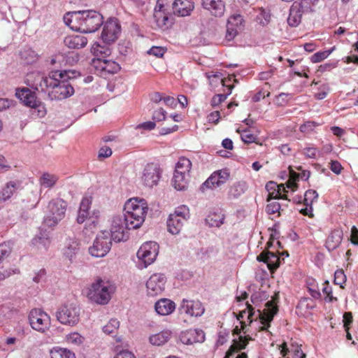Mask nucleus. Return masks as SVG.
<instances>
[{"instance_id": "64", "label": "nucleus", "mask_w": 358, "mask_h": 358, "mask_svg": "<svg viewBox=\"0 0 358 358\" xmlns=\"http://www.w3.org/2000/svg\"><path fill=\"white\" fill-rule=\"evenodd\" d=\"M113 152L110 148L108 146H103L100 148L99 151L98 157L101 158H108L111 156Z\"/></svg>"}, {"instance_id": "56", "label": "nucleus", "mask_w": 358, "mask_h": 358, "mask_svg": "<svg viewBox=\"0 0 358 358\" xmlns=\"http://www.w3.org/2000/svg\"><path fill=\"white\" fill-rule=\"evenodd\" d=\"M298 308H305L306 310H312L315 308V302L310 298H303L300 300Z\"/></svg>"}, {"instance_id": "27", "label": "nucleus", "mask_w": 358, "mask_h": 358, "mask_svg": "<svg viewBox=\"0 0 358 358\" xmlns=\"http://www.w3.org/2000/svg\"><path fill=\"white\" fill-rule=\"evenodd\" d=\"M92 204L91 197H84L80 204L76 221L78 224H83L92 215L90 208Z\"/></svg>"}, {"instance_id": "46", "label": "nucleus", "mask_w": 358, "mask_h": 358, "mask_svg": "<svg viewBox=\"0 0 358 358\" xmlns=\"http://www.w3.org/2000/svg\"><path fill=\"white\" fill-rule=\"evenodd\" d=\"M246 306H247L248 310H244L241 311L239 313L238 315L237 316V319L241 321V327H242L243 330L245 329L246 324H245V322L242 321V320L244 318L246 313H248V319L250 320V323H251L252 322V317L255 315V310H254L253 307L248 303H246Z\"/></svg>"}, {"instance_id": "8", "label": "nucleus", "mask_w": 358, "mask_h": 358, "mask_svg": "<svg viewBox=\"0 0 358 358\" xmlns=\"http://www.w3.org/2000/svg\"><path fill=\"white\" fill-rule=\"evenodd\" d=\"M80 309L75 303L64 304L56 312L57 320L62 324L74 326L80 320Z\"/></svg>"}, {"instance_id": "57", "label": "nucleus", "mask_w": 358, "mask_h": 358, "mask_svg": "<svg viewBox=\"0 0 358 358\" xmlns=\"http://www.w3.org/2000/svg\"><path fill=\"white\" fill-rule=\"evenodd\" d=\"M318 1L319 0H300L299 1H297V3L301 6V8L305 11L309 13L312 11V6L315 5Z\"/></svg>"}, {"instance_id": "47", "label": "nucleus", "mask_w": 358, "mask_h": 358, "mask_svg": "<svg viewBox=\"0 0 358 358\" xmlns=\"http://www.w3.org/2000/svg\"><path fill=\"white\" fill-rule=\"evenodd\" d=\"M94 57H101L106 59L111 54L110 49L108 47L101 46L99 44L93 46Z\"/></svg>"}, {"instance_id": "51", "label": "nucleus", "mask_w": 358, "mask_h": 358, "mask_svg": "<svg viewBox=\"0 0 358 358\" xmlns=\"http://www.w3.org/2000/svg\"><path fill=\"white\" fill-rule=\"evenodd\" d=\"M120 326V322L117 319H111L107 324L103 327V331L107 334L115 332Z\"/></svg>"}, {"instance_id": "28", "label": "nucleus", "mask_w": 358, "mask_h": 358, "mask_svg": "<svg viewBox=\"0 0 358 358\" xmlns=\"http://www.w3.org/2000/svg\"><path fill=\"white\" fill-rule=\"evenodd\" d=\"M80 251V248L78 241L74 239H69L64 249V256L68 259L71 263H73L76 261Z\"/></svg>"}, {"instance_id": "29", "label": "nucleus", "mask_w": 358, "mask_h": 358, "mask_svg": "<svg viewBox=\"0 0 358 358\" xmlns=\"http://www.w3.org/2000/svg\"><path fill=\"white\" fill-rule=\"evenodd\" d=\"M156 312L161 315H168L173 312L176 305L173 301L168 299H161L155 303Z\"/></svg>"}, {"instance_id": "54", "label": "nucleus", "mask_w": 358, "mask_h": 358, "mask_svg": "<svg viewBox=\"0 0 358 358\" xmlns=\"http://www.w3.org/2000/svg\"><path fill=\"white\" fill-rule=\"evenodd\" d=\"M67 342L73 345H80L83 341V338L77 332L71 333L66 337Z\"/></svg>"}, {"instance_id": "60", "label": "nucleus", "mask_w": 358, "mask_h": 358, "mask_svg": "<svg viewBox=\"0 0 358 358\" xmlns=\"http://www.w3.org/2000/svg\"><path fill=\"white\" fill-rule=\"evenodd\" d=\"M308 292L311 295V296L315 299H318L321 297V294L319 291V289L317 285H314V283H308Z\"/></svg>"}, {"instance_id": "25", "label": "nucleus", "mask_w": 358, "mask_h": 358, "mask_svg": "<svg viewBox=\"0 0 358 358\" xmlns=\"http://www.w3.org/2000/svg\"><path fill=\"white\" fill-rule=\"evenodd\" d=\"M186 221L187 217H180L177 214H170L167 220L169 232L175 235L178 234Z\"/></svg>"}, {"instance_id": "53", "label": "nucleus", "mask_w": 358, "mask_h": 358, "mask_svg": "<svg viewBox=\"0 0 358 358\" xmlns=\"http://www.w3.org/2000/svg\"><path fill=\"white\" fill-rule=\"evenodd\" d=\"M11 252V247L10 243H3L0 244V263Z\"/></svg>"}, {"instance_id": "33", "label": "nucleus", "mask_w": 358, "mask_h": 358, "mask_svg": "<svg viewBox=\"0 0 358 358\" xmlns=\"http://www.w3.org/2000/svg\"><path fill=\"white\" fill-rule=\"evenodd\" d=\"M251 340L250 337L239 336L238 341L234 340V343L230 346L224 358H230L234 353L241 350L245 349L248 343V341Z\"/></svg>"}, {"instance_id": "30", "label": "nucleus", "mask_w": 358, "mask_h": 358, "mask_svg": "<svg viewBox=\"0 0 358 358\" xmlns=\"http://www.w3.org/2000/svg\"><path fill=\"white\" fill-rule=\"evenodd\" d=\"M64 43L69 48L79 49L87 45V40L82 35H71L65 37Z\"/></svg>"}, {"instance_id": "36", "label": "nucleus", "mask_w": 358, "mask_h": 358, "mask_svg": "<svg viewBox=\"0 0 358 358\" xmlns=\"http://www.w3.org/2000/svg\"><path fill=\"white\" fill-rule=\"evenodd\" d=\"M189 179V176L174 173L172 183L175 189L182 191L187 189Z\"/></svg>"}, {"instance_id": "19", "label": "nucleus", "mask_w": 358, "mask_h": 358, "mask_svg": "<svg viewBox=\"0 0 358 358\" xmlns=\"http://www.w3.org/2000/svg\"><path fill=\"white\" fill-rule=\"evenodd\" d=\"M258 312V317L260 320L261 323L263 324L261 327V331H266L267 329L270 327V323L273 320L274 315L278 312V308L275 306L273 301H270L266 302V308L261 312L259 310Z\"/></svg>"}, {"instance_id": "55", "label": "nucleus", "mask_w": 358, "mask_h": 358, "mask_svg": "<svg viewBox=\"0 0 358 358\" xmlns=\"http://www.w3.org/2000/svg\"><path fill=\"white\" fill-rule=\"evenodd\" d=\"M346 281V276L343 270H337L334 273V283L343 288V284Z\"/></svg>"}, {"instance_id": "9", "label": "nucleus", "mask_w": 358, "mask_h": 358, "mask_svg": "<svg viewBox=\"0 0 358 358\" xmlns=\"http://www.w3.org/2000/svg\"><path fill=\"white\" fill-rule=\"evenodd\" d=\"M111 245L109 231H102L96 236L93 245L89 248V252L93 257H103L110 251Z\"/></svg>"}, {"instance_id": "58", "label": "nucleus", "mask_w": 358, "mask_h": 358, "mask_svg": "<svg viewBox=\"0 0 358 358\" xmlns=\"http://www.w3.org/2000/svg\"><path fill=\"white\" fill-rule=\"evenodd\" d=\"M318 1L319 0H300L299 1H297V3L301 6V8L305 11L309 13L312 11V6L315 5Z\"/></svg>"}, {"instance_id": "42", "label": "nucleus", "mask_w": 358, "mask_h": 358, "mask_svg": "<svg viewBox=\"0 0 358 358\" xmlns=\"http://www.w3.org/2000/svg\"><path fill=\"white\" fill-rule=\"evenodd\" d=\"M20 56L26 64H31L37 60V53L30 48L25 47L20 52Z\"/></svg>"}, {"instance_id": "11", "label": "nucleus", "mask_w": 358, "mask_h": 358, "mask_svg": "<svg viewBox=\"0 0 358 358\" xmlns=\"http://www.w3.org/2000/svg\"><path fill=\"white\" fill-rule=\"evenodd\" d=\"M123 215H116L113 217L111 229L110 238L115 242L124 241L128 238L127 230L131 229Z\"/></svg>"}, {"instance_id": "49", "label": "nucleus", "mask_w": 358, "mask_h": 358, "mask_svg": "<svg viewBox=\"0 0 358 358\" xmlns=\"http://www.w3.org/2000/svg\"><path fill=\"white\" fill-rule=\"evenodd\" d=\"M318 194L315 190L308 189L305 192L303 203L306 206H312L313 203L317 200Z\"/></svg>"}, {"instance_id": "38", "label": "nucleus", "mask_w": 358, "mask_h": 358, "mask_svg": "<svg viewBox=\"0 0 358 358\" xmlns=\"http://www.w3.org/2000/svg\"><path fill=\"white\" fill-rule=\"evenodd\" d=\"M192 168L191 161L186 157L179 158L178 162L176 164L175 173L189 176Z\"/></svg>"}, {"instance_id": "43", "label": "nucleus", "mask_w": 358, "mask_h": 358, "mask_svg": "<svg viewBox=\"0 0 358 358\" xmlns=\"http://www.w3.org/2000/svg\"><path fill=\"white\" fill-rule=\"evenodd\" d=\"M281 353L282 354V356L285 357L287 353L289 351H292L293 352L294 358H306V354L303 352V351L301 349V347L298 345H294L293 344L291 346V349L288 348L287 346V344L284 343L281 345Z\"/></svg>"}, {"instance_id": "5", "label": "nucleus", "mask_w": 358, "mask_h": 358, "mask_svg": "<svg viewBox=\"0 0 358 358\" xmlns=\"http://www.w3.org/2000/svg\"><path fill=\"white\" fill-rule=\"evenodd\" d=\"M15 96L26 106L37 111V115L43 117L46 114L45 105L37 99L36 94L27 87L17 88Z\"/></svg>"}, {"instance_id": "1", "label": "nucleus", "mask_w": 358, "mask_h": 358, "mask_svg": "<svg viewBox=\"0 0 358 358\" xmlns=\"http://www.w3.org/2000/svg\"><path fill=\"white\" fill-rule=\"evenodd\" d=\"M70 71H56L51 73V78L46 90L48 98L53 100H63L74 94V89L69 82L73 77Z\"/></svg>"}, {"instance_id": "44", "label": "nucleus", "mask_w": 358, "mask_h": 358, "mask_svg": "<svg viewBox=\"0 0 358 358\" xmlns=\"http://www.w3.org/2000/svg\"><path fill=\"white\" fill-rule=\"evenodd\" d=\"M16 189V185L13 182H10L0 191V202L9 199Z\"/></svg>"}, {"instance_id": "13", "label": "nucleus", "mask_w": 358, "mask_h": 358, "mask_svg": "<svg viewBox=\"0 0 358 358\" xmlns=\"http://www.w3.org/2000/svg\"><path fill=\"white\" fill-rule=\"evenodd\" d=\"M91 65L102 76L116 73L120 69V66L116 62L101 57L93 58Z\"/></svg>"}, {"instance_id": "31", "label": "nucleus", "mask_w": 358, "mask_h": 358, "mask_svg": "<svg viewBox=\"0 0 358 358\" xmlns=\"http://www.w3.org/2000/svg\"><path fill=\"white\" fill-rule=\"evenodd\" d=\"M343 238V232L341 230L335 229L327 237L326 241V248L329 251L336 249L341 244Z\"/></svg>"}, {"instance_id": "4", "label": "nucleus", "mask_w": 358, "mask_h": 358, "mask_svg": "<svg viewBox=\"0 0 358 358\" xmlns=\"http://www.w3.org/2000/svg\"><path fill=\"white\" fill-rule=\"evenodd\" d=\"M115 289L110 281L98 278L88 287L87 296L92 302L106 305L110 301Z\"/></svg>"}, {"instance_id": "2", "label": "nucleus", "mask_w": 358, "mask_h": 358, "mask_svg": "<svg viewBox=\"0 0 358 358\" xmlns=\"http://www.w3.org/2000/svg\"><path fill=\"white\" fill-rule=\"evenodd\" d=\"M72 22L78 24L73 26L72 29L82 33H93L103 24V18L102 15L96 10H83L72 13L71 22Z\"/></svg>"}, {"instance_id": "7", "label": "nucleus", "mask_w": 358, "mask_h": 358, "mask_svg": "<svg viewBox=\"0 0 358 358\" xmlns=\"http://www.w3.org/2000/svg\"><path fill=\"white\" fill-rule=\"evenodd\" d=\"M162 169L159 164L150 162L146 164L141 173V182L143 186L152 188L157 186L162 178Z\"/></svg>"}, {"instance_id": "32", "label": "nucleus", "mask_w": 358, "mask_h": 358, "mask_svg": "<svg viewBox=\"0 0 358 358\" xmlns=\"http://www.w3.org/2000/svg\"><path fill=\"white\" fill-rule=\"evenodd\" d=\"M153 19L156 26L162 30L167 29L172 24L169 13L166 12H154Z\"/></svg>"}, {"instance_id": "21", "label": "nucleus", "mask_w": 358, "mask_h": 358, "mask_svg": "<svg viewBox=\"0 0 358 358\" xmlns=\"http://www.w3.org/2000/svg\"><path fill=\"white\" fill-rule=\"evenodd\" d=\"M180 340L185 345L203 343L205 341V334L201 329H189L181 333Z\"/></svg>"}, {"instance_id": "24", "label": "nucleus", "mask_w": 358, "mask_h": 358, "mask_svg": "<svg viewBox=\"0 0 358 358\" xmlns=\"http://www.w3.org/2000/svg\"><path fill=\"white\" fill-rule=\"evenodd\" d=\"M257 261L263 262L268 266L269 270L273 272L279 267L280 260L278 255L272 252H262L257 257Z\"/></svg>"}, {"instance_id": "26", "label": "nucleus", "mask_w": 358, "mask_h": 358, "mask_svg": "<svg viewBox=\"0 0 358 358\" xmlns=\"http://www.w3.org/2000/svg\"><path fill=\"white\" fill-rule=\"evenodd\" d=\"M194 9V3L192 0H175L173 3V10L175 14L180 16H187Z\"/></svg>"}, {"instance_id": "40", "label": "nucleus", "mask_w": 358, "mask_h": 358, "mask_svg": "<svg viewBox=\"0 0 358 358\" xmlns=\"http://www.w3.org/2000/svg\"><path fill=\"white\" fill-rule=\"evenodd\" d=\"M50 358H76L75 354L66 348L55 347L50 350Z\"/></svg>"}, {"instance_id": "20", "label": "nucleus", "mask_w": 358, "mask_h": 358, "mask_svg": "<svg viewBox=\"0 0 358 358\" xmlns=\"http://www.w3.org/2000/svg\"><path fill=\"white\" fill-rule=\"evenodd\" d=\"M243 17L240 15L231 16L227 21L226 39L229 41L233 40L243 29Z\"/></svg>"}, {"instance_id": "17", "label": "nucleus", "mask_w": 358, "mask_h": 358, "mask_svg": "<svg viewBox=\"0 0 358 358\" xmlns=\"http://www.w3.org/2000/svg\"><path fill=\"white\" fill-rule=\"evenodd\" d=\"M180 314H186L191 317H200L205 311L202 303L198 300L183 299L179 308Z\"/></svg>"}, {"instance_id": "10", "label": "nucleus", "mask_w": 358, "mask_h": 358, "mask_svg": "<svg viewBox=\"0 0 358 358\" xmlns=\"http://www.w3.org/2000/svg\"><path fill=\"white\" fill-rule=\"evenodd\" d=\"M159 252V245L154 241H148L143 243L137 252V257L143 264V267L146 268L152 264Z\"/></svg>"}, {"instance_id": "35", "label": "nucleus", "mask_w": 358, "mask_h": 358, "mask_svg": "<svg viewBox=\"0 0 358 358\" xmlns=\"http://www.w3.org/2000/svg\"><path fill=\"white\" fill-rule=\"evenodd\" d=\"M248 189L247 184L245 181H238L234 182L230 186L228 191V198L229 199H235L241 196Z\"/></svg>"}, {"instance_id": "45", "label": "nucleus", "mask_w": 358, "mask_h": 358, "mask_svg": "<svg viewBox=\"0 0 358 358\" xmlns=\"http://www.w3.org/2000/svg\"><path fill=\"white\" fill-rule=\"evenodd\" d=\"M272 194L269 193L267 198V201L268 203L266 207V212L269 215H273L278 213V216L280 215V204L278 201H272Z\"/></svg>"}, {"instance_id": "14", "label": "nucleus", "mask_w": 358, "mask_h": 358, "mask_svg": "<svg viewBox=\"0 0 358 358\" xmlns=\"http://www.w3.org/2000/svg\"><path fill=\"white\" fill-rule=\"evenodd\" d=\"M229 178V172L227 169L219 170L213 173L201 185L200 190L204 192L207 189H214L226 183Z\"/></svg>"}, {"instance_id": "18", "label": "nucleus", "mask_w": 358, "mask_h": 358, "mask_svg": "<svg viewBox=\"0 0 358 358\" xmlns=\"http://www.w3.org/2000/svg\"><path fill=\"white\" fill-rule=\"evenodd\" d=\"M120 33V26L115 20L107 21L101 33V38L106 44L113 43Z\"/></svg>"}, {"instance_id": "6", "label": "nucleus", "mask_w": 358, "mask_h": 358, "mask_svg": "<svg viewBox=\"0 0 358 358\" xmlns=\"http://www.w3.org/2000/svg\"><path fill=\"white\" fill-rule=\"evenodd\" d=\"M67 204L62 199L51 200L48 206V213L44 218V224L53 227L58 224L65 216Z\"/></svg>"}, {"instance_id": "3", "label": "nucleus", "mask_w": 358, "mask_h": 358, "mask_svg": "<svg viewBox=\"0 0 358 358\" xmlns=\"http://www.w3.org/2000/svg\"><path fill=\"white\" fill-rule=\"evenodd\" d=\"M147 210V203L144 199L134 198L125 203L123 216L128 222L130 229H138L142 225L145 221Z\"/></svg>"}, {"instance_id": "39", "label": "nucleus", "mask_w": 358, "mask_h": 358, "mask_svg": "<svg viewBox=\"0 0 358 358\" xmlns=\"http://www.w3.org/2000/svg\"><path fill=\"white\" fill-rule=\"evenodd\" d=\"M224 220V215L221 213H210L206 218V222L211 227H220Z\"/></svg>"}, {"instance_id": "16", "label": "nucleus", "mask_w": 358, "mask_h": 358, "mask_svg": "<svg viewBox=\"0 0 358 358\" xmlns=\"http://www.w3.org/2000/svg\"><path fill=\"white\" fill-rule=\"evenodd\" d=\"M166 278L162 273L152 275L146 282L148 294L155 296L164 290Z\"/></svg>"}, {"instance_id": "12", "label": "nucleus", "mask_w": 358, "mask_h": 358, "mask_svg": "<svg viewBox=\"0 0 358 358\" xmlns=\"http://www.w3.org/2000/svg\"><path fill=\"white\" fill-rule=\"evenodd\" d=\"M29 321L33 329L42 333L50 326V317L40 308H34L30 311Z\"/></svg>"}, {"instance_id": "62", "label": "nucleus", "mask_w": 358, "mask_h": 358, "mask_svg": "<svg viewBox=\"0 0 358 358\" xmlns=\"http://www.w3.org/2000/svg\"><path fill=\"white\" fill-rule=\"evenodd\" d=\"M318 151L315 147H307L305 148L302 153L307 157L310 159H315Z\"/></svg>"}, {"instance_id": "34", "label": "nucleus", "mask_w": 358, "mask_h": 358, "mask_svg": "<svg viewBox=\"0 0 358 358\" xmlns=\"http://www.w3.org/2000/svg\"><path fill=\"white\" fill-rule=\"evenodd\" d=\"M100 217V212L98 210H93L92 215L87 219L86 225L83 230L85 234H93L97 229L99 220Z\"/></svg>"}, {"instance_id": "48", "label": "nucleus", "mask_w": 358, "mask_h": 358, "mask_svg": "<svg viewBox=\"0 0 358 358\" xmlns=\"http://www.w3.org/2000/svg\"><path fill=\"white\" fill-rule=\"evenodd\" d=\"M319 125H320V124L317 122L308 120L306 121L300 126L299 130L303 134H310Z\"/></svg>"}, {"instance_id": "22", "label": "nucleus", "mask_w": 358, "mask_h": 358, "mask_svg": "<svg viewBox=\"0 0 358 358\" xmlns=\"http://www.w3.org/2000/svg\"><path fill=\"white\" fill-rule=\"evenodd\" d=\"M204 9L208 10L213 15L222 16L225 10V4L223 0H201Z\"/></svg>"}, {"instance_id": "15", "label": "nucleus", "mask_w": 358, "mask_h": 358, "mask_svg": "<svg viewBox=\"0 0 358 358\" xmlns=\"http://www.w3.org/2000/svg\"><path fill=\"white\" fill-rule=\"evenodd\" d=\"M50 78L51 75L45 76L39 71L31 72L27 75L25 83L35 90L46 92Z\"/></svg>"}, {"instance_id": "61", "label": "nucleus", "mask_w": 358, "mask_h": 358, "mask_svg": "<svg viewBox=\"0 0 358 358\" xmlns=\"http://www.w3.org/2000/svg\"><path fill=\"white\" fill-rule=\"evenodd\" d=\"M166 52V50L159 46H153L148 51V54L155 56L156 57H162Z\"/></svg>"}, {"instance_id": "63", "label": "nucleus", "mask_w": 358, "mask_h": 358, "mask_svg": "<svg viewBox=\"0 0 358 358\" xmlns=\"http://www.w3.org/2000/svg\"><path fill=\"white\" fill-rule=\"evenodd\" d=\"M324 287L322 288V292L327 295V298L329 299V301H336L337 299L332 296V289L329 285V281L326 280L324 283Z\"/></svg>"}, {"instance_id": "23", "label": "nucleus", "mask_w": 358, "mask_h": 358, "mask_svg": "<svg viewBox=\"0 0 358 358\" xmlns=\"http://www.w3.org/2000/svg\"><path fill=\"white\" fill-rule=\"evenodd\" d=\"M306 13L297 1H294L289 9V14L287 18L288 24L294 27H297L301 23L303 14Z\"/></svg>"}, {"instance_id": "37", "label": "nucleus", "mask_w": 358, "mask_h": 358, "mask_svg": "<svg viewBox=\"0 0 358 358\" xmlns=\"http://www.w3.org/2000/svg\"><path fill=\"white\" fill-rule=\"evenodd\" d=\"M171 336V331L164 330L150 337V342L154 345H162L166 343Z\"/></svg>"}, {"instance_id": "59", "label": "nucleus", "mask_w": 358, "mask_h": 358, "mask_svg": "<svg viewBox=\"0 0 358 358\" xmlns=\"http://www.w3.org/2000/svg\"><path fill=\"white\" fill-rule=\"evenodd\" d=\"M241 138L242 141L247 144L253 143L256 140V136L251 134L249 130L245 129L243 131Z\"/></svg>"}, {"instance_id": "41", "label": "nucleus", "mask_w": 358, "mask_h": 358, "mask_svg": "<svg viewBox=\"0 0 358 358\" xmlns=\"http://www.w3.org/2000/svg\"><path fill=\"white\" fill-rule=\"evenodd\" d=\"M59 178L57 175L43 173L39 179L41 185L45 188H52L57 183Z\"/></svg>"}, {"instance_id": "52", "label": "nucleus", "mask_w": 358, "mask_h": 358, "mask_svg": "<svg viewBox=\"0 0 358 358\" xmlns=\"http://www.w3.org/2000/svg\"><path fill=\"white\" fill-rule=\"evenodd\" d=\"M233 86H230L227 94H219L215 95L211 100V105L213 106H217L224 101L227 96L231 93Z\"/></svg>"}, {"instance_id": "50", "label": "nucleus", "mask_w": 358, "mask_h": 358, "mask_svg": "<svg viewBox=\"0 0 358 358\" xmlns=\"http://www.w3.org/2000/svg\"><path fill=\"white\" fill-rule=\"evenodd\" d=\"M335 49V48H332L331 50L317 52L311 56L310 60L313 63L320 62L324 59H326Z\"/></svg>"}]
</instances>
